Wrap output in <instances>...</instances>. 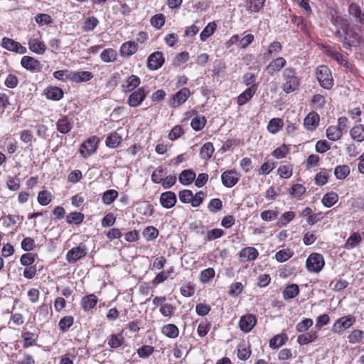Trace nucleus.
<instances>
[{
  "mask_svg": "<svg viewBox=\"0 0 364 364\" xmlns=\"http://www.w3.org/2000/svg\"><path fill=\"white\" fill-rule=\"evenodd\" d=\"M287 65V60L283 57H277L272 60L265 68L268 75L273 76L281 71Z\"/></svg>",
  "mask_w": 364,
  "mask_h": 364,
  "instance_id": "obj_15",
  "label": "nucleus"
},
{
  "mask_svg": "<svg viewBox=\"0 0 364 364\" xmlns=\"http://www.w3.org/2000/svg\"><path fill=\"white\" fill-rule=\"evenodd\" d=\"M139 45L134 41H127L122 44L119 53L122 58H129L136 53L138 50Z\"/></svg>",
  "mask_w": 364,
  "mask_h": 364,
  "instance_id": "obj_20",
  "label": "nucleus"
},
{
  "mask_svg": "<svg viewBox=\"0 0 364 364\" xmlns=\"http://www.w3.org/2000/svg\"><path fill=\"white\" fill-rule=\"evenodd\" d=\"M164 61L163 53L155 51L148 57L146 65L150 70H156L162 67Z\"/></svg>",
  "mask_w": 364,
  "mask_h": 364,
  "instance_id": "obj_14",
  "label": "nucleus"
},
{
  "mask_svg": "<svg viewBox=\"0 0 364 364\" xmlns=\"http://www.w3.org/2000/svg\"><path fill=\"white\" fill-rule=\"evenodd\" d=\"M257 323V318L255 315L247 314L240 317L239 321L240 329L247 333L250 332Z\"/></svg>",
  "mask_w": 364,
  "mask_h": 364,
  "instance_id": "obj_10",
  "label": "nucleus"
},
{
  "mask_svg": "<svg viewBox=\"0 0 364 364\" xmlns=\"http://www.w3.org/2000/svg\"><path fill=\"white\" fill-rule=\"evenodd\" d=\"M179 328L173 323H166L161 327V333L166 337L175 339L179 336Z\"/></svg>",
  "mask_w": 364,
  "mask_h": 364,
  "instance_id": "obj_23",
  "label": "nucleus"
},
{
  "mask_svg": "<svg viewBox=\"0 0 364 364\" xmlns=\"http://www.w3.org/2000/svg\"><path fill=\"white\" fill-rule=\"evenodd\" d=\"M150 21L153 27L159 29L165 23V16L162 14H158L152 16Z\"/></svg>",
  "mask_w": 364,
  "mask_h": 364,
  "instance_id": "obj_61",
  "label": "nucleus"
},
{
  "mask_svg": "<svg viewBox=\"0 0 364 364\" xmlns=\"http://www.w3.org/2000/svg\"><path fill=\"white\" fill-rule=\"evenodd\" d=\"M21 65L25 69L31 71V72H40L42 65L37 59L25 55L21 60Z\"/></svg>",
  "mask_w": 364,
  "mask_h": 364,
  "instance_id": "obj_17",
  "label": "nucleus"
},
{
  "mask_svg": "<svg viewBox=\"0 0 364 364\" xmlns=\"http://www.w3.org/2000/svg\"><path fill=\"white\" fill-rule=\"evenodd\" d=\"M299 287L296 284H288L282 291L283 299L286 301L295 298L299 294Z\"/></svg>",
  "mask_w": 364,
  "mask_h": 364,
  "instance_id": "obj_28",
  "label": "nucleus"
},
{
  "mask_svg": "<svg viewBox=\"0 0 364 364\" xmlns=\"http://www.w3.org/2000/svg\"><path fill=\"white\" fill-rule=\"evenodd\" d=\"M284 126L283 120L280 118H273L272 119L268 125L267 129L271 134L277 133Z\"/></svg>",
  "mask_w": 364,
  "mask_h": 364,
  "instance_id": "obj_42",
  "label": "nucleus"
},
{
  "mask_svg": "<svg viewBox=\"0 0 364 364\" xmlns=\"http://www.w3.org/2000/svg\"><path fill=\"white\" fill-rule=\"evenodd\" d=\"M74 324L73 316H65L58 322V328L62 333L68 331L69 328Z\"/></svg>",
  "mask_w": 364,
  "mask_h": 364,
  "instance_id": "obj_38",
  "label": "nucleus"
},
{
  "mask_svg": "<svg viewBox=\"0 0 364 364\" xmlns=\"http://www.w3.org/2000/svg\"><path fill=\"white\" fill-rule=\"evenodd\" d=\"M159 200L162 207L166 209L173 208L177 202L176 195L172 191L162 193Z\"/></svg>",
  "mask_w": 364,
  "mask_h": 364,
  "instance_id": "obj_19",
  "label": "nucleus"
},
{
  "mask_svg": "<svg viewBox=\"0 0 364 364\" xmlns=\"http://www.w3.org/2000/svg\"><path fill=\"white\" fill-rule=\"evenodd\" d=\"M143 236L148 241L155 240L159 234L157 228L154 226H148L142 232Z\"/></svg>",
  "mask_w": 364,
  "mask_h": 364,
  "instance_id": "obj_50",
  "label": "nucleus"
},
{
  "mask_svg": "<svg viewBox=\"0 0 364 364\" xmlns=\"http://www.w3.org/2000/svg\"><path fill=\"white\" fill-rule=\"evenodd\" d=\"M53 196L50 192L46 190L38 193L37 200L40 205L46 206L52 201Z\"/></svg>",
  "mask_w": 364,
  "mask_h": 364,
  "instance_id": "obj_48",
  "label": "nucleus"
},
{
  "mask_svg": "<svg viewBox=\"0 0 364 364\" xmlns=\"http://www.w3.org/2000/svg\"><path fill=\"white\" fill-rule=\"evenodd\" d=\"M191 95L190 90L187 87L181 89L175 93L169 100V106L176 108L183 104Z\"/></svg>",
  "mask_w": 364,
  "mask_h": 364,
  "instance_id": "obj_11",
  "label": "nucleus"
},
{
  "mask_svg": "<svg viewBox=\"0 0 364 364\" xmlns=\"http://www.w3.org/2000/svg\"><path fill=\"white\" fill-rule=\"evenodd\" d=\"M118 196L119 193L116 190H107L102 194V201L106 205H111L117 198Z\"/></svg>",
  "mask_w": 364,
  "mask_h": 364,
  "instance_id": "obj_39",
  "label": "nucleus"
},
{
  "mask_svg": "<svg viewBox=\"0 0 364 364\" xmlns=\"http://www.w3.org/2000/svg\"><path fill=\"white\" fill-rule=\"evenodd\" d=\"M348 11L355 18V21L362 24L364 23V12L358 4L355 3L351 4L349 6Z\"/></svg>",
  "mask_w": 364,
  "mask_h": 364,
  "instance_id": "obj_32",
  "label": "nucleus"
},
{
  "mask_svg": "<svg viewBox=\"0 0 364 364\" xmlns=\"http://www.w3.org/2000/svg\"><path fill=\"white\" fill-rule=\"evenodd\" d=\"M141 83L140 78L135 75H132L129 76L122 85V91L129 92L136 89Z\"/></svg>",
  "mask_w": 364,
  "mask_h": 364,
  "instance_id": "obj_24",
  "label": "nucleus"
},
{
  "mask_svg": "<svg viewBox=\"0 0 364 364\" xmlns=\"http://www.w3.org/2000/svg\"><path fill=\"white\" fill-rule=\"evenodd\" d=\"M1 46L4 49L20 54H25L27 52L26 47L23 46L18 42L8 37H4L1 42Z\"/></svg>",
  "mask_w": 364,
  "mask_h": 364,
  "instance_id": "obj_8",
  "label": "nucleus"
},
{
  "mask_svg": "<svg viewBox=\"0 0 364 364\" xmlns=\"http://www.w3.org/2000/svg\"><path fill=\"white\" fill-rule=\"evenodd\" d=\"M294 252L289 248L282 249L275 254V259L279 262H284L290 259Z\"/></svg>",
  "mask_w": 364,
  "mask_h": 364,
  "instance_id": "obj_49",
  "label": "nucleus"
},
{
  "mask_svg": "<svg viewBox=\"0 0 364 364\" xmlns=\"http://www.w3.org/2000/svg\"><path fill=\"white\" fill-rule=\"evenodd\" d=\"M325 265L323 256L317 252L309 255L306 261V269L311 273H319Z\"/></svg>",
  "mask_w": 364,
  "mask_h": 364,
  "instance_id": "obj_3",
  "label": "nucleus"
},
{
  "mask_svg": "<svg viewBox=\"0 0 364 364\" xmlns=\"http://www.w3.org/2000/svg\"><path fill=\"white\" fill-rule=\"evenodd\" d=\"M85 218L83 213L80 212H72L66 217V223L70 225H79L82 223Z\"/></svg>",
  "mask_w": 364,
  "mask_h": 364,
  "instance_id": "obj_43",
  "label": "nucleus"
},
{
  "mask_svg": "<svg viewBox=\"0 0 364 364\" xmlns=\"http://www.w3.org/2000/svg\"><path fill=\"white\" fill-rule=\"evenodd\" d=\"M350 173V168L347 165L338 166L335 168V176L340 180L346 178Z\"/></svg>",
  "mask_w": 364,
  "mask_h": 364,
  "instance_id": "obj_53",
  "label": "nucleus"
},
{
  "mask_svg": "<svg viewBox=\"0 0 364 364\" xmlns=\"http://www.w3.org/2000/svg\"><path fill=\"white\" fill-rule=\"evenodd\" d=\"M237 256L240 263H247L257 259L259 257V252L254 247H245L240 250Z\"/></svg>",
  "mask_w": 364,
  "mask_h": 364,
  "instance_id": "obj_7",
  "label": "nucleus"
},
{
  "mask_svg": "<svg viewBox=\"0 0 364 364\" xmlns=\"http://www.w3.org/2000/svg\"><path fill=\"white\" fill-rule=\"evenodd\" d=\"M318 337V331L311 330L308 333L299 335L297 337V343L301 346L306 345L316 341Z\"/></svg>",
  "mask_w": 364,
  "mask_h": 364,
  "instance_id": "obj_25",
  "label": "nucleus"
},
{
  "mask_svg": "<svg viewBox=\"0 0 364 364\" xmlns=\"http://www.w3.org/2000/svg\"><path fill=\"white\" fill-rule=\"evenodd\" d=\"M348 342L351 345L363 344L364 341V331L353 328L346 336Z\"/></svg>",
  "mask_w": 364,
  "mask_h": 364,
  "instance_id": "obj_22",
  "label": "nucleus"
},
{
  "mask_svg": "<svg viewBox=\"0 0 364 364\" xmlns=\"http://www.w3.org/2000/svg\"><path fill=\"white\" fill-rule=\"evenodd\" d=\"M215 276V271L213 267H208L202 270L198 276L201 284L210 283Z\"/></svg>",
  "mask_w": 364,
  "mask_h": 364,
  "instance_id": "obj_34",
  "label": "nucleus"
},
{
  "mask_svg": "<svg viewBox=\"0 0 364 364\" xmlns=\"http://www.w3.org/2000/svg\"><path fill=\"white\" fill-rule=\"evenodd\" d=\"M330 172V170L326 169H322L318 172L314 178L315 184L319 186L325 185L328 182Z\"/></svg>",
  "mask_w": 364,
  "mask_h": 364,
  "instance_id": "obj_46",
  "label": "nucleus"
},
{
  "mask_svg": "<svg viewBox=\"0 0 364 364\" xmlns=\"http://www.w3.org/2000/svg\"><path fill=\"white\" fill-rule=\"evenodd\" d=\"M29 49L37 54H43L46 51V47L43 41L36 38H31L28 41Z\"/></svg>",
  "mask_w": 364,
  "mask_h": 364,
  "instance_id": "obj_31",
  "label": "nucleus"
},
{
  "mask_svg": "<svg viewBox=\"0 0 364 364\" xmlns=\"http://www.w3.org/2000/svg\"><path fill=\"white\" fill-rule=\"evenodd\" d=\"M287 333L283 331L281 333L274 335L269 341V346L271 349L275 350L283 346L288 341Z\"/></svg>",
  "mask_w": 364,
  "mask_h": 364,
  "instance_id": "obj_21",
  "label": "nucleus"
},
{
  "mask_svg": "<svg viewBox=\"0 0 364 364\" xmlns=\"http://www.w3.org/2000/svg\"><path fill=\"white\" fill-rule=\"evenodd\" d=\"M166 176V172H165V170L161 168H156V170H154L151 174V181L154 183H162L164 177Z\"/></svg>",
  "mask_w": 364,
  "mask_h": 364,
  "instance_id": "obj_63",
  "label": "nucleus"
},
{
  "mask_svg": "<svg viewBox=\"0 0 364 364\" xmlns=\"http://www.w3.org/2000/svg\"><path fill=\"white\" fill-rule=\"evenodd\" d=\"M277 210H266L261 213L260 216L262 220L270 222L275 220L278 216Z\"/></svg>",
  "mask_w": 364,
  "mask_h": 364,
  "instance_id": "obj_59",
  "label": "nucleus"
},
{
  "mask_svg": "<svg viewBox=\"0 0 364 364\" xmlns=\"http://www.w3.org/2000/svg\"><path fill=\"white\" fill-rule=\"evenodd\" d=\"M213 152V145L210 142L205 143L200 149V156L203 159H208L211 158Z\"/></svg>",
  "mask_w": 364,
  "mask_h": 364,
  "instance_id": "obj_56",
  "label": "nucleus"
},
{
  "mask_svg": "<svg viewBox=\"0 0 364 364\" xmlns=\"http://www.w3.org/2000/svg\"><path fill=\"white\" fill-rule=\"evenodd\" d=\"M93 77L90 71H80L70 73V78L75 82H87Z\"/></svg>",
  "mask_w": 364,
  "mask_h": 364,
  "instance_id": "obj_29",
  "label": "nucleus"
},
{
  "mask_svg": "<svg viewBox=\"0 0 364 364\" xmlns=\"http://www.w3.org/2000/svg\"><path fill=\"white\" fill-rule=\"evenodd\" d=\"M46 97L49 100L58 101L63 98V91L58 87H50L47 89Z\"/></svg>",
  "mask_w": 364,
  "mask_h": 364,
  "instance_id": "obj_40",
  "label": "nucleus"
},
{
  "mask_svg": "<svg viewBox=\"0 0 364 364\" xmlns=\"http://www.w3.org/2000/svg\"><path fill=\"white\" fill-rule=\"evenodd\" d=\"M240 178V174L235 170H228L221 175V181L224 186L232 188L237 183Z\"/></svg>",
  "mask_w": 364,
  "mask_h": 364,
  "instance_id": "obj_13",
  "label": "nucleus"
},
{
  "mask_svg": "<svg viewBox=\"0 0 364 364\" xmlns=\"http://www.w3.org/2000/svg\"><path fill=\"white\" fill-rule=\"evenodd\" d=\"M362 241V237L358 232H353L344 244V248L351 250L357 247Z\"/></svg>",
  "mask_w": 364,
  "mask_h": 364,
  "instance_id": "obj_33",
  "label": "nucleus"
},
{
  "mask_svg": "<svg viewBox=\"0 0 364 364\" xmlns=\"http://www.w3.org/2000/svg\"><path fill=\"white\" fill-rule=\"evenodd\" d=\"M258 85L248 87L243 92L237 97V103L239 106L247 104L255 95L258 90Z\"/></svg>",
  "mask_w": 364,
  "mask_h": 364,
  "instance_id": "obj_18",
  "label": "nucleus"
},
{
  "mask_svg": "<svg viewBox=\"0 0 364 364\" xmlns=\"http://www.w3.org/2000/svg\"><path fill=\"white\" fill-rule=\"evenodd\" d=\"M328 55L336 60L339 64L344 65L346 68H349L350 64L347 60L346 58L343 56L341 53L336 51H331Z\"/></svg>",
  "mask_w": 364,
  "mask_h": 364,
  "instance_id": "obj_57",
  "label": "nucleus"
},
{
  "mask_svg": "<svg viewBox=\"0 0 364 364\" xmlns=\"http://www.w3.org/2000/svg\"><path fill=\"white\" fill-rule=\"evenodd\" d=\"M356 322V317L348 314L337 318L333 323L331 331L335 334L343 335L344 332L353 326Z\"/></svg>",
  "mask_w": 364,
  "mask_h": 364,
  "instance_id": "obj_2",
  "label": "nucleus"
},
{
  "mask_svg": "<svg viewBox=\"0 0 364 364\" xmlns=\"http://www.w3.org/2000/svg\"><path fill=\"white\" fill-rule=\"evenodd\" d=\"M319 119V115L315 112H311L305 117L304 125L307 129L314 130L318 125Z\"/></svg>",
  "mask_w": 364,
  "mask_h": 364,
  "instance_id": "obj_27",
  "label": "nucleus"
},
{
  "mask_svg": "<svg viewBox=\"0 0 364 364\" xmlns=\"http://www.w3.org/2000/svg\"><path fill=\"white\" fill-rule=\"evenodd\" d=\"M266 0H247V10L250 13H258L264 7Z\"/></svg>",
  "mask_w": 364,
  "mask_h": 364,
  "instance_id": "obj_35",
  "label": "nucleus"
},
{
  "mask_svg": "<svg viewBox=\"0 0 364 364\" xmlns=\"http://www.w3.org/2000/svg\"><path fill=\"white\" fill-rule=\"evenodd\" d=\"M154 351V348L151 346L144 345L137 350V354L139 358H147Z\"/></svg>",
  "mask_w": 364,
  "mask_h": 364,
  "instance_id": "obj_60",
  "label": "nucleus"
},
{
  "mask_svg": "<svg viewBox=\"0 0 364 364\" xmlns=\"http://www.w3.org/2000/svg\"><path fill=\"white\" fill-rule=\"evenodd\" d=\"M99 138H87L80 147V153L83 158L91 156L97 149Z\"/></svg>",
  "mask_w": 364,
  "mask_h": 364,
  "instance_id": "obj_9",
  "label": "nucleus"
},
{
  "mask_svg": "<svg viewBox=\"0 0 364 364\" xmlns=\"http://www.w3.org/2000/svg\"><path fill=\"white\" fill-rule=\"evenodd\" d=\"M37 257V254L31 252L24 253L20 257V263L24 267H30L36 262Z\"/></svg>",
  "mask_w": 364,
  "mask_h": 364,
  "instance_id": "obj_44",
  "label": "nucleus"
},
{
  "mask_svg": "<svg viewBox=\"0 0 364 364\" xmlns=\"http://www.w3.org/2000/svg\"><path fill=\"white\" fill-rule=\"evenodd\" d=\"M87 250L84 243H80L77 247H74L68 251L65 258L69 264H74L87 255Z\"/></svg>",
  "mask_w": 364,
  "mask_h": 364,
  "instance_id": "obj_6",
  "label": "nucleus"
},
{
  "mask_svg": "<svg viewBox=\"0 0 364 364\" xmlns=\"http://www.w3.org/2000/svg\"><path fill=\"white\" fill-rule=\"evenodd\" d=\"M180 291L183 296L191 297L195 294V285L192 282H188L181 287Z\"/></svg>",
  "mask_w": 364,
  "mask_h": 364,
  "instance_id": "obj_62",
  "label": "nucleus"
},
{
  "mask_svg": "<svg viewBox=\"0 0 364 364\" xmlns=\"http://www.w3.org/2000/svg\"><path fill=\"white\" fill-rule=\"evenodd\" d=\"M252 354L251 347L245 343H240L237 346V356L239 360L245 361Z\"/></svg>",
  "mask_w": 364,
  "mask_h": 364,
  "instance_id": "obj_26",
  "label": "nucleus"
},
{
  "mask_svg": "<svg viewBox=\"0 0 364 364\" xmlns=\"http://www.w3.org/2000/svg\"><path fill=\"white\" fill-rule=\"evenodd\" d=\"M244 286L240 282H237L230 284L228 294L230 296L236 297L238 296L243 291Z\"/></svg>",
  "mask_w": 364,
  "mask_h": 364,
  "instance_id": "obj_55",
  "label": "nucleus"
},
{
  "mask_svg": "<svg viewBox=\"0 0 364 364\" xmlns=\"http://www.w3.org/2000/svg\"><path fill=\"white\" fill-rule=\"evenodd\" d=\"M316 77L320 85L330 90L333 85V79L330 69L326 65H320L316 69Z\"/></svg>",
  "mask_w": 364,
  "mask_h": 364,
  "instance_id": "obj_4",
  "label": "nucleus"
},
{
  "mask_svg": "<svg viewBox=\"0 0 364 364\" xmlns=\"http://www.w3.org/2000/svg\"><path fill=\"white\" fill-rule=\"evenodd\" d=\"M223 208V202L220 198H213L208 204V209L210 212L216 213Z\"/></svg>",
  "mask_w": 364,
  "mask_h": 364,
  "instance_id": "obj_64",
  "label": "nucleus"
},
{
  "mask_svg": "<svg viewBox=\"0 0 364 364\" xmlns=\"http://www.w3.org/2000/svg\"><path fill=\"white\" fill-rule=\"evenodd\" d=\"M338 200V196L335 192L326 193L322 198V203L325 207L331 208Z\"/></svg>",
  "mask_w": 364,
  "mask_h": 364,
  "instance_id": "obj_41",
  "label": "nucleus"
},
{
  "mask_svg": "<svg viewBox=\"0 0 364 364\" xmlns=\"http://www.w3.org/2000/svg\"><path fill=\"white\" fill-rule=\"evenodd\" d=\"M195 178V172L190 169L183 171L178 178L180 183L185 186L191 184Z\"/></svg>",
  "mask_w": 364,
  "mask_h": 364,
  "instance_id": "obj_36",
  "label": "nucleus"
},
{
  "mask_svg": "<svg viewBox=\"0 0 364 364\" xmlns=\"http://www.w3.org/2000/svg\"><path fill=\"white\" fill-rule=\"evenodd\" d=\"M99 24V21L95 16H90L83 22L82 29L85 32L92 31Z\"/></svg>",
  "mask_w": 364,
  "mask_h": 364,
  "instance_id": "obj_45",
  "label": "nucleus"
},
{
  "mask_svg": "<svg viewBox=\"0 0 364 364\" xmlns=\"http://www.w3.org/2000/svg\"><path fill=\"white\" fill-rule=\"evenodd\" d=\"M216 23L215 22L209 23L202 31L200 34V38L202 41H205L210 36H212L215 29Z\"/></svg>",
  "mask_w": 364,
  "mask_h": 364,
  "instance_id": "obj_47",
  "label": "nucleus"
},
{
  "mask_svg": "<svg viewBox=\"0 0 364 364\" xmlns=\"http://www.w3.org/2000/svg\"><path fill=\"white\" fill-rule=\"evenodd\" d=\"M100 59L105 63H113L117 59V53L113 48H106L100 53Z\"/></svg>",
  "mask_w": 364,
  "mask_h": 364,
  "instance_id": "obj_37",
  "label": "nucleus"
},
{
  "mask_svg": "<svg viewBox=\"0 0 364 364\" xmlns=\"http://www.w3.org/2000/svg\"><path fill=\"white\" fill-rule=\"evenodd\" d=\"M313 323L311 318H305L296 324V331L299 333H304L313 326Z\"/></svg>",
  "mask_w": 364,
  "mask_h": 364,
  "instance_id": "obj_51",
  "label": "nucleus"
},
{
  "mask_svg": "<svg viewBox=\"0 0 364 364\" xmlns=\"http://www.w3.org/2000/svg\"><path fill=\"white\" fill-rule=\"evenodd\" d=\"M98 301L95 294H89L82 297L80 305L84 312L88 313L96 307Z\"/></svg>",
  "mask_w": 364,
  "mask_h": 364,
  "instance_id": "obj_16",
  "label": "nucleus"
},
{
  "mask_svg": "<svg viewBox=\"0 0 364 364\" xmlns=\"http://www.w3.org/2000/svg\"><path fill=\"white\" fill-rule=\"evenodd\" d=\"M57 128L62 134H66L71 129L72 124L67 118H62L58 121Z\"/></svg>",
  "mask_w": 364,
  "mask_h": 364,
  "instance_id": "obj_52",
  "label": "nucleus"
},
{
  "mask_svg": "<svg viewBox=\"0 0 364 364\" xmlns=\"http://www.w3.org/2000/svg\"><path fill=\"white\" fill-rule=\"evenodd\" d=\"M124 343V337L122 333H112L107 338V344L112 348H117Z\"/></svg>",
  "mask_w": 364,
  "mask_h": 364,
  "instance_id": "obj_30",
  "label": "nucleus"
},
{
  "mask_svg": "<svg viewBox=\"0 0 364 364\" xmlns=\"http://www.w3.org/2000/svg\"><path fill=\"white\" fill-rule=\"evenodd\" d=\"M345 38L352 41L351 44H354V46H358L361 42V36L353 30H347Z\"/></svg>",
  "mask_w": 364,
  "mask_h": 364,
  "instance_id": "obj_58",
  "label": "nucleus"
},
{
  "mask_svg": "<svg viewBox=\"0 0 364 364\" xmlns=\"http://www.w3.org/2000/svg\"><path fill=\"white\" fill-rule=\"evenodd\" d=\"M282 89L285 93H291L299 88L300 79L296 75V68L291 66L284 68L282 71Z\"/></svg>",
  "mask_w": 364,
  "mask_h": 364,
  "instance_id": "obj_1",
  "label": "nucleus"
},
{
  "mask_svg": "<svg viewBox=\"0 0 364 364\" xmlns=\"http://www.w3.org/2000/svg\"><path fill=\"white\" fill-rule=\"evenodd\" d=\"M211 323L206 319L201 321L197 328V333L200 338L205 337L210 330Z\"/></svg>",
  "mask_w": 364,
  "mask_h": 364,
  "instance_id": "obj_54",
  "label": "nucleus"
},
{
  "mask_svg": "<svg viewBox=\"0 0 364 364\" xmlns=\"http://www.w3.org/2000/svg\"><path fill=\"white\" fill-rule=\"evenodd\" d=\"M148 91L145 87H139L129 95L127 100L128 105L132 107L139 106L145 100Z\"/></svg>",
  "mask_w": 364,
  "mask_h": 364,
  "instance_id": "obj_12",
  "label": "nucleus"
},
{
  "mask_svg": "<svg viewBox=\"0 0 364 364\" xmlns=\"http://www.w3.org/2000/svg\"><path fill=\"white\" fill-rule=\"evenodd\" d=\"M166 297L165 296H155L152 303L156 306H159V312L164 317H171L175 312V306L169 303H166Z\"/></svg>",
  "mask_w": 364,
  "mask_h": 364,
  "instance_id": "obj_5",
  "label": "nucleus"
}]
</instances>
